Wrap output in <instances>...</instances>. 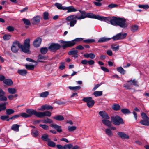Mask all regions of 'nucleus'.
Returning a JSON list of instances; mask_svg holds the SVG:
<instances>
[{"label":"nucleus","mask_w":149,"mask_h":149,"mask_svg":"<svg viewBox=\"0 0 149 149\" xmlns=\"http://www.w3.org/2000/svg\"><path fill=\"white\" fill-rule=\"evenodd\" d=\"M54 5L58 9L60 10H65V7L63 6L62 4L58 3H56Z\"/></svg>","instance_id":"nucleus-27"},{"label":"nucleus","mask_w":149,"mask_h":149,"mask_svg":"<svg viewBox=\"0 0 149 149\" xmlns=\"http://www.w3.org/2000/svg\"><path fill=\"white\" fill-rule=\"evenodd\" d=\"M111 121L114 125L119 126L120 125L124 124V122L123 118L118 115L111 117Z\"/></svg>","instance_id":"nucleus-6"},{"label":"nucleus","mask_w":149,"mask_h":149,"mask_svg":"<svg viewBox=\"0 0 149 149\" xmlns=\"http://www.w3.org/2000/svg\"><path fill=\"white\" fill-rule=\"evenodd\" d=\"M84 38H76L70 41H65L63 40H61L60 42L63 44V48L64 49L66 47H71L74 46L76 44V42H80L83 41Z\"/></svg>","instance_id":"nucleus-2"},{"label":"nucleus","mask_w":149,"mask_h":149,"mask_svg":"<svg viewBox=\"0 0 149 149\" xmlns=\"http://www.w3.org/2000/svg\"><path fill=\"white\" fill-rule=\"evenodd\" d=\"M8 91L9 93L12 94H15L17 93L16 89L14 88H8Z\"/></svg>","instance_id":"nucleus-28"},{"label":"nucleus","mask_w":149,"mask_h":149,"mask_svg":"<svg viewBox=\"0 0 149 149\" xmlns=\"http://www.w3.org/2000/svg\"><path fill=\"white\" fill-rule=\"evenodd\" d=\"M25 67L26 69L29 70H33L34 69V65H29L28 64H26L25 65Z\"/></svg>","instance_id":"nucleus-39"},{"label":"nucleus","mask_w":149,"mask_h":149,"mask_svg":"<svg viewBox=\"0 0 149 149\" xmlns=\"http://www.w3.org/2000/svg\"><path fill=\"white\" fill-rule=\"evenodd\" d=\"M78 52L77 50H72L68 52V54L69 55H74L77 54Z\"/></svg>","instance_id":"nucleus-55"},{"label":"nucleus","mask_w":149,"mask_h":149,"mask_svg":"<svg viewBox=\"0 0 149 149\" xmlns=\"http://www.w3.org/2000/svg\"><path fill=\"white\" fill-rule=\"evenodd\" d=\"M51 126L56 130L58 132H61L62 131L61 127L55 124H52L51 125Z\"/></svg>","instance_id":"nucleus-19"},{"label":"nucleus","mask_w":149,"mask_h":149,"mask_svg":"<svg viewBox=\"0 0 149 149\" xmlns=\"http://www.w3.org/2000/svg\"><path fill=\"white\" fill-rule=\"evenodd\" d=\"M11 37V35L9 34H5L3 37V38L5 41L9 40Z\"/></svg>","instance_id":"nucleus-48"},{"label":"nucleus","mask_w":149,"mask_h":149,"mask_svg":"<svg viewBox=\"0 0 149 149\" xmlns=\"http://www.w3.org/2000/svg\"><path fill=\"white\" fill-rule=\"evenodd\" d=\"M47 144L49 146L52 147H54L56 146V144L55 143L51 141V140H49V141L48 142Z\"/></svg>","instance_id":"nucleus-43"},{"label":"nucleus","mask_w":149,"mask_h":149,"mask_svg":"<svg viewBox=\"0 0 149 149\" xmlns=\"http://www.w3.org/2000/svg\"><path fill=\"white\" fill-rule=\"evenodd\" d=\"M49 14L47 12H45L43 13V18L45 20H47L49 19Z\"/></svg>","instance_id":"nucleus-52"},{"label":"nucleus","mask_w":149,"mask_h":149,"mask_svg":"<svg viewBox=\"0 0 149 149\" xmlns=\"http://www.w3.org/2000/svg\"><path fill=\"white\" fill-rule=\"evenodd\" d=\"M43 123H52V120L48 118H47L46 119H44L42 120Z\"/></svg>","instance_id":"nucleus-45"},{"label":"nucleus","mask_w":149,"mask_h":149,"mask_svg":"<svg viewBox=\"0 0 149 149\" xmlns=\"http://www.w3.org/2000/svg\"><path fill=\"white\" fill-rule=\"evenodd\" d=\"M53 118L58 121L62 120L64 119L63 116L61 115H57L56 116L53 117Z\"/></svg>","instance_id":"nucleus-31"},{"label":"nucleus","mask_w":149,"mask_h":149,"mask_svg":"<svg viewBox=\"0 0 149 149\" xmlns=\"http://www.w3.org/2000/svg\"><path fill=\"white\" fill-rule=\"evenodd\" d=\"M118 5L116 4H114L113 3H111L108 5V7L109 8H112L114 7H117Z\"/></svg>","instance_id":"nucleus-60"},{"label":"nucleus","mask_w":149,"mask_h":149,"mask_svg":"<svg viewBox=\"0 0 149 149\" xmlns=\"http://www.w3.org/2000/svg\"><path fill=\"white\" fill-rule=\"evenodd\" d=\"M127 35V34L126 33H120L111 38L103 37V42H107L111 39H113V41H114L123 39L126 37Z\"/></svg>","instance_id":"nucleus-3"},{"label":"nucleus","mask_w":149,"mask_h":149,"mask_svg":"<svg viewBox=\"0 0 149 149\" xmlns=\"http://www.w3.org/2000/svg\"><path fill=\"white\" fill-rule=\"evenodd\" d=\"M20 45L19 41H15L12 44L11 47V50L13 53H16L20 48Z\"/></svg>","instance_id":"nucleus-7"},{"label":"nucleus","mask_w":149,"mask_h":149,"mask_svg":"<svg viewBox=\"0 0 149 149\" xmlns=\"http://www.w3.org/2000/svg\"><path fill=\"white\" fill-rule=\"evenodd\" d=\"M128 83H130V84L134 86H137V81L135 80V79H134L133 80H130L127 81Z\"/></svg>","instance_id":"nucleus-33"},{"label":"nucleus","mask_w":149,"mask_h":149,"mask_svg":"<svg viewBox=\"0 0 149 149\" xmlns=\"http://www.w3.org/2000/svg\"><path fill=\"white\" fill-rule=\"evenodd\" d=\"M111 48L113 51H116L119 49V46L112 45H111Z\"/></svg>","instance_id":"nucleus-46"},{"label":"nucleus","mask_w":149,"mask_h":149,"mask_svg":"<svg viewBox=\"0 0 149 149\" xmlns=\"http://www.w3.org/2000/svg\"><path fill=\"white\" fill-rule=\"evenodd\" d=\"M119 17L115 16H113L111 19L110 24L113 26H117V25Z\"/></svg>","instance_id":"nucleus-16"},{"label":"nucleus","mask_w":149,"mask_h":149,"mask_svg":"<svg viewBox=\"0 0 149 149\" xmlns=\"http://www.w3.org/2000/svg\"><path fill=\"white\" fill-rule=\"evenodd\" d=\"M51 114L50 112L47 111L43 112H38V117L41 118L45 116L50 117Z\"/></svg>","instance_id":"nucleus-12"},{"label":"nucleus","mask_w":149,"mask_h":149,"mask_svg":"<svg viewBox=\"0 0 149 149\" xmlns=\"http://www.w3.org/2000/svg\"><path fill=\"white\" fill-rule=\"evenodd\" d=\"M117 70L122 74H125L126 71L121 67H119L117 68Z\"/></svg>","instance_id":"nucleus-30"},{"label":"nucleus","mask_w":149,"mask_h":149,"mask_svg":"<svg viewBox=\"0 0 149 149\" xmlns=\"http://www.w3.org/2000/svg\"><path fill=\"white\" fill-rule=\"evenodd\" d=\"M67 10V13L75 12L77 11L73 6L65 7V10Z\"/></svg>","instance_id":"nucleus-18"},{"label":"nucleus","mask_w":149,"mask_h":149,"mask_svg":"<svg viewBox=\"0 0 149 149\" xmlns=\"http://www.w3.org/2000/svg\"><path fill=\"white\" fill-rule=\"evenodd\" d=\"M111 18L110 17H103V21H105L107 23L111 22Z\"/></svg>","instance_id":"nucleus-47"},{"label":"nucleus","mask_w":149,"mask_h":149,"mask_svg":"<svg viewBox=\"0 0 149 149\" xmlns=\"http://www.w3.org/2000/svg\"><path fill=\"white\" fill-rule=\"evenodd\" d=\"M26 112L27 114L25 113H22L20 114L21 116L24 118H27L31 117L32 115H34L38 117V112H37L33 109H27L26 110Z\"/></svg>","instance_id":"nucleus-5"},{"label":"nucleus","mask_w":149,"mask_h":149,"mask_svg":"<svg viewBox=\"0 0 149 149\" xmlns=\"http://www.w3.org/2000/svg\"><path fill=\"white\" fill-rule=\"evenodd\" d=\"M47 49L46 47H43L40 49V52L43 54H45L47 51Z\"/></svg>","instance_id":"nucleus-51"},{"label":"nucleus","mask_w":149,"mask_h":149,"mask_svg":"<svg viewBox=\"0 0 149 149\" xmlns=\"http://www.w3.org/2000/svg\"><path fill=\"white\" fill-rule=\"evenodd\" d=\"M141 115L143 119H149V117L147 116L146 114L144 112H142Z\"/></svg>","instance_id":"nucleus-56"},{"label":"nucleus","mask_w":149,"mask_h":149,"mask_svg":"<svg viewBox=\"0 0 149 149\" xmlns=\"http://www.w3.org/2000/svg\"><path fill=\"white\" fill-rule=\"evenodd\" d=\"M138 6L139 8H143L145 9H147L149 8L148 5H139Z\"/></svg>","instance_id":"nucleus-50"},{"label":"nucleus","mask_w":149,"mask_h":149,"mask_svg":"<svg viewBox=\"0 0 149 149\" xmlns=\"http://www.w3.org/2000/svg\"><path fill=\"white\" fill-rule=\"evenodd\" d=\"M49 94L48 91H45L40 93L39 95L40 97H46Z\"/></svg>","instance_id":"nucleus-34"},{"label":"nucleus","mask_w":149,"mask_h":149,"mask_svg":"<svg viewBox=\"0 0 149 149\" xmlns=\"http://www.w3.org/2000/svg\"><path fill=\"white\" fill-rule=\"evenodd\" d=\"M3 82L5 84L8 86H11L13 84V81L10 79H5L3 81Z\"/></svg>","instance_id":"nucleus-20"},{"label":"nucleus","mask_w":149,"mask_h":149,"mask_svg":"<svg viewBox=\"0 0 149 149\" xmlns=\"http://www.w3.org/2000/svg\"><path fill=\"white\" fill-rule=\"evenodd\" d=\"M17 96L18 95L17 94H16L14 95H10L8 96V98L9 100H11L13 99L14 97H17Z\"/></svg>","instance_id":"nucleus-59"},{"label":"nucleus","mask_w":149,"mask_h":149,"mask_svg":"<svg viewBox=\"0 0 149 149\" xmlns=\"http://www.w3.org/2000/svg\"><path fill=\"white\" fill-rule=\"evenodd\" d=\"M117 135L122 139H128L129 138V135L123 132H117Z\"/></svg>","instance_id":"nucleus-15"},{"label":"nucleus","mask_w":149,"mask_h":149,"mask_svg":"<svg viewBox=\"0 0 149 149\" xmlns=\"http://www.w3.org/2000/svg\"><path fill=\"white\" fill-rule=\"evenodd\" d=\"M61 47L60 45L58 43H52L49 47V49L52 52H55L59 49Z\"/></svg>","instance_id":"nucleus-10"},{"label":"nucleus","mask_w":149,"mask_h":149,"mask_svg":"<svg viewBox=\"0 0 149 149\" xmlns=\"http://www.w3.org/2000/svg\"><path fill=\"white\" fill-rule=\"evenodd\" d=\"M102 91H95L94 92L93 94L95 97H97L101 95H102Z\"/></svg>","instance_id":"nucleus-44"},{"label":"nucleus","mask_w":149,"mask_h":149,"mask_svg":"<svg viewBox=\"0 0 149 149\" xmlns=\"http://www.w3.org/2000/svg\"><path fill=\"white\" fill-rule=\"evenodd\" d=\"M76 129V127L75 126H69L68 127V130L69 131H72Z\"/></svg>","instance_id":"nucleus-57"},{"label":"nucleus","mask_w":149,"mask_h":149,"mask_svg":"<svg viewBox=\"0 0 149 149\" xmlns=\"http://www.w3.org/2000/svg\"><path fill=\"white\" fill-rule=\"evenodd\" d=\"M22 21L24 22V23L25 25H29L31 24V23L30 21L26 19L23 18Z\"/></svg>","instance_id":"nucleus-49"},{"label":"nucleus","mask_w":149,"mask_h":149,"mask_svg":"<svg viewBox=\"0 0 149 149\" xmlns=\"http://www.w3.org/2000/svg\"><path fill=\"white\" fill-rule=\"evenodd\" d=\"M41 138L43 141H47V142L50 140V139L49 138L48 135L47 134H43Z\"/></svg>","instance_id":"nucleus-29"},{"label":"nucleus","mask_w":149,"mask_h":149,"mask_svg":"<svg viewBox=\"0 0 149 149\" xmlns=\"http://www.w3.org/2000/svg\"><path fill=\"white\" fill-rule=\"evenodd\" d=\"M6 29L8 30V31L10 32H12L14 31V27L11 26H8Z\"/></svg>","instance_id":"nucleus-63"},{"label":"nucleus","mask_w":149,"mask_h":149,"mask_svg":"<svg viewBox=\"0 0 149 149\" xmlns=\"http://www.w3.org/2000/svg\"><path fill=\"white\" fill-rule=\"evenodd\" d=\"M72 147V145L71 144H66L64 145V149H70Z\"/></svg>","instance_id":"nucleus-53"},{"label":"nucleus","mask_w":149,"mask_h":149,"mask_svg":"<svg viewBox=\"0 0 149 149\" xmlns=\"http://www.w3.org/2000/svg\"><path fill=\"white\" fill-rule=\"evenodd\" d=\"M103 119H110V117L108 114L104 111H103Z\"/></svg>","instance_id":"nucleus-42"},{"label":"nucleus","mask_w":149,"mask_h":149,"mask_svg":"<svg viewBox=\"0 0 149 149\" xmlns=\"http://www.w3.org/2000/svg\"><path fill=\"white\" fill-rule=\"evenodd\" d=\"M76 48L77 49L79 50H83L84 49V47L81 45H79L77 46Z\"/></svg>","instance_id":"nucleus-64"},{"label":"nucleus","mask_w":149,"mask_h":149,"mask_svg":"<svg viewBox=\"0 0 149 149\" xmlns=\"http://www.w3.org/2000/svg\"><path fill=\"white\" fill-rule=\"evenodd\" d=\"M39 126L45 130H47L49 129L48 126L45 124H40Z\"/></svg>","instance_id":"nucleus-58"},{"label":"nucleus","mask_w":149,"mask_h":149,"mask_svg":"<svg viewBox=\"0 0 149 149\" xmlns=\"http://www.w3.org/2000/svg\"><path fill=\"white\" fill-rule=\"evenodd\" d=\"M105 132L106 134L109 136L111 137L113 135L111 131L108 128L106 129L105 130Z\"/></svg>","instance_id":"nucleus-41"},{"label":"nucleus","mask_w":149,"mask_h":149,"mask_svg":"<svg viewBox=\"0 0 149 149\" xmlns=\"http://www.w3.org/2000/svg\"><path fill=\"white\" fill-rule=\"evenodd\" d=\"M31 134L33 136L36 137L39 135V132L36 130H33L32 131Z\"/></svg>","instance_id":"nucleus-37"},{"label":"nucleus","mask_w":149,"mask_h":149,"mask_svg":"<svg viewBox=\"0 0 149 149\" xmlns=\"http://www.w3.org/2000/svg\"><path fill=\"white\" fill-rule=\"evenodd\" d=\"M30 40L29 38H27L25 40L24 45H21L20 46V48L22 51L24 53L30 54L31 52L30 51Z\"/></svg>","instance_id":"nucleus-4"},{"label":"nucleus","mask_w":149,"mask_h":149,"mask_svg":"<svg viewBox=\"0 0 149 149\" xmlns=\"http://www.w3.org/2000/svg\"><path fill=\"white\" fill-rule=\"evenodd\" d=\"M69 89L71 90L76 91L80 89L81 87L79 86H77L74 87L70 86L68 87Z\"/></svg>","instance_id":"nucleus-36"},{"label":"nucleus","mask_w":149,"mask_h":149,"mask_svg":"<svg viewBox=\"0 0 149 149\" xmlns=\"http://www.w3.org/2000/svg\"><path fill=\"white\" fill-rule=\"evenodd\" d=\"M47 105H45L41 106L40 108L38 109V110L39 111H44L45 109L47 110Z\"/></svg>","instance_id":"nucleus-54"},{"label":"nucleus","mask_w":149,"mask_h":149,"mask_svg":"<svg viewBox=\"0 0 149 149\" xmlns=\"http://www.w3.org/2000/svg\"><path fill=\"white\" fill-rule=\"evenodd\" d=\"M38 61L39 62H42L43 61L46 60L47 58L45 56L42 55L41 54L39 55L38 56Z\"/></svg>","instance_id":"nucleus-23"},{"label":"nucleus","mask_w":149,"mask_h":149,"mask_svg":"<svg viewBox=\"0 0 149 149\" xmlns=\"http://www.w3.org/2000/svg\"><path fill=\"white\" fill-rule=\"evenodd\" d=\"M9 117V116L8 115H3L2 116L0 117L1 119L3 120H4L6 119H8Z\"/></svg>","instance_id":"nucleus-61"},{"label":"nucleus","mask_w":149,"mask_h":149,"mask_svg":"<svg viewBox=\"0 0 149 149\" xmlns=\"http://www.w3.org/2000/svg\"><path fill=\"white\" fill-rule=\"evenodd\" d=\"M149 119H143L140 121L139 123L141 125L145 126H149Z\"/></svg>","instance_id":"nucleus-24"},{"label":"nucleus","mask_w":149,"mask_h":149,"mask_svg":"<svg viewBox=\"0 0 149 149\" xmlns=\"http://www.w3.org/2000/svg\"><path fill=\"white\" fill-rule=\"evenodd\" d=\"M41 19V17L39 15L34 17L31 20L32 24L35 25L38 24L40 23Z\"/></svg>","instance_id":"nucleus-13"},{"label":"nucleus","mask_w":149,"mask_h":149,"mask_svg":"<svg viewBox=\"0 0 149 149\" xmlns=\"http://www.w3.org/2000/svg\"><path fill=\"white\" fill-rule=\"evenodd\" d=\"M41 41L42 39L41 38H38L34 41L33 45L35 47H38L41 44Z\"/></svg>","instance_id":"nucleus-17"},{"label":"nucleus","mask_w":149,"mask_h":149,"mask_svg":"<svg viewBox=\"0 0 149 149\" xmlns=\"http://www.w3.org/2000/svg\"><path fill=\"white\" fill-rule=\"evenodd\" d=\"M14 112V110L11 109H7L6 111V113L8 115L12 114H13Z\"/></svg>","instance_id":"nucleus-35"},{"label":"nucleus","mask_w":149,"mask_h":149,"mask_svg":"<svg viewBox=\"0 0 149 149\" xmlns=\"http://www.w3.org/2000/svg\"><path fill=\"white\" fill-rule=\"evenodd\" d=\"M126 21V20L125 18L119 17L117 26L122 28L127 27V25L125 23Z\"/></svg>","instance_id":"nucleus-9"},{"label":"nucleus","mask_w":149,"mask_h":149,"mask_svg":"<svg viewBox=\"0 0 149 149\" xmlns=\"http://www.w3.org/2000/svg\"><path fill=\"white\" fill-rule=\"evenodd\" d=\"M103 124L109 127L112 126L111 122L108 119H103Z\"/></svg>","instance_id":"nucleus-25"},{"label":"nucleus","mask_w":149,"mask_h":149,"mask_svg":"<svg viewBox=\"0 0 149 149\" xmlns=\"http://www.w3.org/2000/svg\"><path fill=\"white\" fill-rule=\"evenodd\" d=\"M65 66L64 63H61L59 67V68L61 70H63L65 68Z\"/></svg>","instance_id":"nucleus-62"},{"label":"nucleus","mask_w":149,"mask_h":149,"mask_svg":"<svg viewBox=\"0 0 149 149\" xmlns=\"http://www.w3.org/2000/svg\"><path fill=\"white\" fill-rule=\"evenodd\" d=\"M81 13V15L78 16L77 15H72L69 16L65 18L67 24L69 25L70 27H74L76 24L77 20H81L86 18L87 12L84 10H79Z\"/></svg>","instance_id":"nucleus-1"},{"label":"nucleus","mask_w":149,"mask_h":149,"mask_svg":"<svg viewBox=\"0 0 149 149\" xmlns=\"http://www.w3.org/2000/svg\"><path fill=\"white\" fill-rule=\"evenodd\" d=\"M5 92L1 89H0V101L5 102L7 100V98L4 96Z\"/></svg>","instance_id":"nucleus-14"},{"label":"nucleus","mask_w":149,"mask_h":149,"mask_svg":"<svg viewBox=\"0 0 149 149\" xmlns=\"http://www.w3.org/2000/svg\"><path fill=\"white\" fill-rule=\"evenodd\" d=\"M86 18L96 19L101 21L102 20V17L98 15H96L92 13H87Z\"/></svg>","instance_id":"nucleus-11"},{"label":"nucleus","mask_w":149,"mask_h":149,"mask_svg":"<svg viewBox=\"0 0 149 149\" xmlns=\"http://www.w3.org/2000/svg\"><path fill=\"white\" fill-rule=\"evenodd\" d=\"M112 109L114 111H118L120 109V106L118 104H115L112 106Z\"/></svg>","instance_id":"nucleus-26"},{"label":"nucleus","mask_w":149,"mask_h":149,"mask_svg":"<svg viewBox=\"0 0 149 149\" xmlns=\"http://www.w3.org/2000/svg\"><path fill=\"white\" fill-rule=\"evenodd\" d=\"M94 39H87L83 40V42L86 43H90L95 42Z\"/></svg>","instance_id":"nucleus-40"},{"label":"nucleus","mask_w":149,"mask_h":149,"mask_svg":"<svg viewBox=\"0 0 149 149\" xmlns=\"http://www.w3.org/2000/svg\"><path fill=\"white\" fill-rule=\"evenodd\" d=\"M121 111L124 114H129L131 113L130 110L126 108L122 109L121 110Z\"/></svg>","instance_id":"nucleus-32"},{"label":"nucleus","mask_w":149,"mask_h":149,"mask_svg":"<svg viewBox=\"0 0 149 149\" xmlns=\"http://www.w3.org/2000/svg\"><path fill=\"white\" fill-rule=\"evenodd\" d=\"M138 26L137 25H132L131 28V30L132 31L134 32L138 29Z\"/></svg>","instance_id":"nucleus-38"},{"label":"nucleus","mask_w":149,"mask_h":149,"mask_svg":"<svg viewBox=\"0 0 149 149\" xmlns=\"http://www.w3.org/2000/svg\"><path fill=\"white\" fill-rule=\"evenodd\" d=\"M18 73L22 76H25L27 73V71L25 69L19 70L17 71Z\"/></svg>","instance_id":"nucleus-22"},{"label":"nucleus","mask_w":149,"mask_h":149,"mask_svg":"<svg viewBox=\"0 0 149 149\" xmlns=\"http://www.w3.org/2000/svg\"><path fill=\"white\" fill-rule=\"evenodd\" d=\"M20 125L17 124L13 125L11 127V129L14 131L17 132L19 131V128Z\"/></svg>","instance_id":"nucleus-21"},{"label":"nucleus","mask_w":149,"mask_h":149,"mask_svg":"<svg viewBox=\"0 0 149 149\" xmlns=\"http://www.w3.org/2000/svg\"><path fill=\"white\" fill-rule=\"evenodd\" d=\"M82 100L87 103V105L89 108L92 107L95 103L94 101L91 97H84Z\"/></svg>","instance_id":"nucleus-8"}]
</instances>
